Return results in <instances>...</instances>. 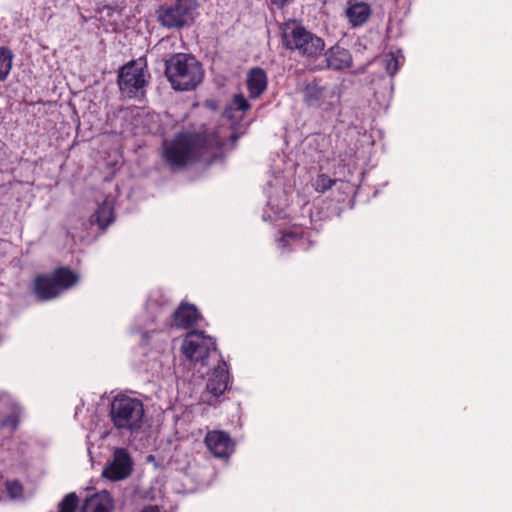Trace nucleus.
Returning <instances> with one entry per match:
<instances>
[{"label": "nucleus", "instance_id": "nucleus-6", "mask_svg": "<svg viewBox=\"0 0 512 512\" xmlns=\"http://www.w3.org/2000/svg\"><path fill=\"white\" fill-rule=\"evenodd\" d=\"M198 6L197 0L165 2L157 9V21L167 29L188 28L195 21Z\"/></svg>", "mask_w": 512, "mask_h": 512}, {"label": "nucleus", "instance_id": "nucleus-14", "mask_svg": "<svg viewBox=\"0 0 512 512\" xmlns=\"http://www.w3.org/2000/svg\"><path fill=\"white\" fill-rule=\"evenodd\" d=\"M313 244L310 238V232L304 231L302 228L291 229L281 236L279 239V248L283 252L290 250H308Z\"/></svg>", "mask_w": 512, "mask_h": 512}, {"label": "nucleus", "instance_id": "nucleus-10", "mask_svg": "<svg viewBox=\"0 0 512 512\" xmlns=\"http://www.w3.org/2000/svg\"><path fill=\"white\" fill-rule=\"evenodd\" d=\"M303 102L309 108L319 109L323 112L334 111L338 98L335 92L326 86L313 81L304 85Z\"/></svg>", "mask_w": 512, "mask_h": 512}, {"label": "nucleus", "instance_id": "nucleus-27", "mask_svg": "<svg viewBox=\"0 0 512 512\" xmlns=\"http://www.w3.org/2000/svg\"><path fill=\"white\" fill-rule=\"evenodd\" d=\"M18 423H19V417H18V415H16L14 413V414L7 416L6 418H4L1 421V427H9L10 431L14 432L18 427Z\"/></svg>", "mask_w": 512, "mask_h": 512}, {"label": "nucleus", "instance_id": "nucleus-13", "mask_svg": "<svg viewBox=\"0 0 512 512\" xmlns=\"http://www.w3.org/2000/svg\"><path fill=\"white\" fill-rule=\"evenodd\" d=\"M204 442L208 450L218 458H228L234 451V442L230 435L224 431L208 432Z\"/></svg>", "mask_w": 512, "mask_h": 512}, {"label": "nucleus", "instance_id": "nucleus-9", "mask_svg": "<svg viewBox=\"0 0 512 512\" xmlns=\"http://www.w3.org/2000/svg\"><path fill=\"white\" fill-rule=\"evenodd\" d=\"M146 84L144 69L133 61L124 65L118 73V86L124 97L139 98L143 96Z\"/></svg>", "mask_w": 512, "mask_h": 512}, {"label": "nucleus", "instance_id": "nucleus-28", "mask_svg": "<svg viewBox=\"0 0 512 512\" xmlns=\"http://www.w3.org/2000/svg\"><path fill=\"white\" fill-rule=\"evenodd\" d=\"M271 3L278 8H283L288 4V0H270Z\"/></svg>", "mask_w": 512, "mask_h": 512}, {"label": "nucleus", "instance_id": "nucleus-22", "mask_svg": "<svg viewBox=\"0 0 512 512\" xmlns=\"http://www.w3.org/2000/svg\"><path fill=\"white\" fill-rule=\"evenodd\" d=\"M383 67L390 77H394L400 68L399 57L394 52H389L382 59Z\"/></svg>", "mask_w": 512, "mask_h": 512}, {"label": "nucleus", "instance_id": "nucleus-1", "mask_svg": "<svg viewBox=\"0 0 512 512\" xmlns=\"http://www.w3.org/2000/svg\"><path fill=\"white\" fill-rule=\"evenodd\" d=\"M209 149L206 137L189 131L179 132L163 142L162 158L172 171L199 161Z\"/></svg>", "mask_w": 512, "mask_h": 512}, {"label": "nucleus", "instance_id": "nucleus-3", "mask_svg": "<svg viewBox=\"0 0 512 512\" xmlns=\"http://www.w3.org/2000/svg\"><path fill=\"white\" fill-rule=\"evenodd\" d=\"M282 42L286 49L296 51L308 61H316L322 56L325 49L324 39L299 23L287 27L283 31Z\"/></svg>", "mask_w": 512, "mask_h": 512}, {"label": "nucleus", "instance_id": "nucleus-4", "mask_svg": "<svg viewBox=\"0 0 512 512\" xmlns=\"http://www.w3.org/2000/svg\"><path fill=\"white\" fill-rule=\"evenodd\" d=\"M110 416L118 430L137 431L144 423V404L137 398L117 396L111 403Z\"/></svg>", "mask_w": 512, "mask_h": 512}, {"label": "nucleus", "instance_id": "nucleus-29", "mask_svg": "<svg viewBox=\"0 0 512 512\" xmlns=\"http://www.w3.org/2000/svg\"><path fill=\"white\" fill-rule=\"evenodd\" d=\"M141 512H158L154 507L149 506L144 508Z\"/></svg>", "mask_w": 512, "mask_h": 512}, {"label": "nucleus", "instance_id": "nucleus-15", "mask_svg": "<svg viewBox=\"0 0 512 512\" xmlns=\"http://www.w3.org/2000/svg\"><path fill=\"white\" fill-rule=\"evenodd\" d=\"M230 383V374L227 364L224 360L221 361L208 378L206 388L207 391L214 397H220L228 389Z\"/></svg>", "mask_w": 512, "mask_h": 512}, {"label": "nucleus", "instance_id": "nucleus-25", "mask_svg": "<svg viewBox=\"0 0 512 512\" xmlns=\"http://www.w3.org/2000/svg\"><path fill=\"white\" fill-rule=\"evenodd\" d=\"M335 182V179H332L325 174H320L316 179L315 189L317 192L324 193L330 189L335 184Z\"/></svg>", "mask_w": 512, "mask_h": 512}, {"label": "nucleus", "instance_id": "nucleus-2", "mask_svg": "<svg viewBox=\"0 0 512 512\" xmlns=\"http://www.w3.org/2000/svg\"><path fill=\"white\" fill-rule=\"evenodd\" d=\"M165 75L174 90L191 91L202 82L204 71L194 56L176 53L165 61Z\"/></svg>", "mask_w": 512, "mask_h": 512}, {"label": "nucleus", "instance_id": "nucleus-5", "mask_svg": "<svg viewBox=\"0 0 512 512\" xmlns=\"http://www.w3.org/2000/svg\"><path fill=\"white\" fill-rule=\"evenodd\" d=\"M79 276L68 267H58L53 272L41 274L35 278L34 291L41 301H48L60 296L72 288Z\"/></svg>", "mask_w": 512, "mask_h": 512}, {"label": "nucleus", "instance_id": "nucleus-20", "mask_svg": "<svg viewBox=\"0 0 512 512\" xmlns=\"http://www.w3.org/2000/svg\"><path fill=\"white\" fill-rule=\"evenodd\" d=\"M113 508L109 497L94 495L85 500L81 512H111Z\"/></svg>", "mask_w": 512, "mask_h": 512}, {"label": "nucleus", "instance_id": "nucleus-21", "mask_svg": "<svg viewBox=\"0 0 512 512\" xmlns=\"http://www.w3.org/2000/svg\"><path fill=\"white\" fill-rule=\"evenodd\" d=\"M13 53L10 49L0 46V82L7 79L12 69Z\"/></svg>", "mask_w": 512, "mask_h": 512}, {"label": "nucleus", "instance_id": "nucleus-19", "mask_svg": "<svg viewBox=\"0 0 512 512\" xmlns=\"http://www.w3.org/2000/svg\"><path fill=\"white\" fill-rule=\"evenodd\" d=\"M114 221V208L111 202L103 201L91 216V222L96 223L100 229L107 228Z\"/></svg>", "mask_w": 512, "mask_h": 512}, {"label": "nucleus", "instance_id": "nucleus-17", "mask_svg": "<svg viewBox=\"0 0 512 512\" xmlns=\"http://www.w3.org/2000/svg\"><path fill=\"white\" fill-rule=\"evenodd\" d=\"M268 86V77L264 69L260 67L251 68L246 77V88L249 98L258 99Z\"/></svg>", "mask_w": 512, "mask_h": 512}, {"label": "nucleus", "instance_id": "nucleus-24", "mask_svg": "<svg viewBox=\"0 0 512 512\" xmlns=\"http://www.w3.org/2000/svg\"><path fill=\"white\" fill-rule=\"evenodd\" d=\"M5 487L12 499H18L23 496V486L18 480H7Z\"/></svg>", "mask_w": 512, "mask_h": 512}, {"label": "nucleus", "instance_id": "nucleus-18", "mask_svg": "<svg viewBox=\"0 0 512 512\" xmlns=\"http://www.w3.org/2000/svg\"><path fill=\"white\" fill-rule=\"evenodd\" d=\"M370 14V6L365 2L354 3L345 10V15L353 27H359L366 23Z\"/></svg>", "mask_w": 512, "mask_h": 512}, {"label": "nucleus", "instance_id": "nucleus-11", "mask_svg": "<svg viewBox=\"0 0 512 512\" xmlns=\"http://www.w3.org/2000/svg\"><path fill=\"white\" fill-rule=\"evenodd\" d=\"M322 55L324 59L310 66V71H342L351 68L353 65L351 52L339 44H335L327 50L324 49Z\"/></svg>", "mask_w": 512, "mask_h": 512}, {"label": "nucleus", "instance_id": "nucleus-23", "mask_svg": "<svg viewBox=\"0 0 512 512\" xmlns=\"http://www.w3.org/2000/svg\"><path fill=\"white\" fill-rule=\"evenodd\" d=\"M79 499L75 492L67 494L59 503L60 512H76Z\"/></svg>", "mask_w": 512, "mask_h": 512}, {"label": "nucleus", "instance_id": "nucleus-12", "mask_svg": "<svg viewBox=\"0 0 512 512\" xmlns=\"http://www.w3.org/2000/svg\"><path fill=\"white\" fill-rule=\"evenodd\" d=\"M132 471V461L129 453L124 448H117L113 455V460L102 472L103 477L119 481L127 478Z\"/></svg>", "mask_w": 512, "mask_h": 512}, {"label": "nucleus", "instance_id": "nucleus-8", "mask_svg": "<svg viewBox=\"0 0 512 512\" xmlns=\"http://www.w3.org/2000/svg\"><path fill=\"white\" fill-rule=\"evenodd\" d=\"M181 350L191 362L205 366L210 353L216 351V341L203 331L192 330L184 337Z\"/></svg>", "mask_w": 512, "mask_h": 512}, {"label": "nucleus", "instance_id": "nucleus-26", "mask_svg": "<svg viewBox=\"0 0 512 512\" xmlns=\"http://www.w3.org/2000/svg\"><path fill=\"white\" fill-rule=\"evenodd\" d=\"M233 106L242 112H246L251 108L249 101L245 98L242 93L235 94L232 100Z\"/></svg>", "mask_w": 512, "mask_h": 512}, {"label": "nucleus", "instance_id": "nucleus-7", "mask_svg": "<svg viewBox=\"0 0 512 512\" xmlns=\"http://www.w3.org/2000/svg\"><path fill=\"white\" fill-rule=\"evenodd\" d=\"M173 304L163 295L150 297L146 304V318L149 323L154 324V328H149L146 324L139 327L137 332L141 334L142 341L148 344L151 334L172 327Z\"/></svg>", "mask_w": 512, "mask_h": 512}, {"label": "nucleus", "instance_id": "nucleus-16", "mask_svg": "<svg viewBox=\"0 0 512 512\" xmlns=\"http://www.w3.org/2000/svg\"><path fill=\"white\" fill-rule=\"evenodd\" d=\"M200 313L197 308L188 303H182L173 311L172 327L189 329L197 324Z\"/></svg>", "mask_w": 512, "mask_h": 512}]
</instances>
